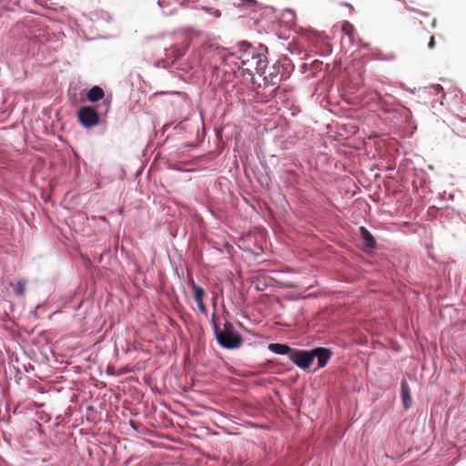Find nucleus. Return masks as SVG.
Masks as SVG:
<instances>
[{"label":"nucleus","instance_id":"0eeeda50","mask_svg":"<svg viewBox=\"0 0 466 466\" xmlns=\"http://www.w3.org/2000/svg\"><path fill=\"white\" fill-rule=\"evenodd\" d=\"M400 386H401L400 394H401V399L403 401L404 408L409 409L411 404V396H410V386L405 380H403L401 381Z\"/></svg>","mask_w":466,"mask_h":466},{"label":"nucleus","instance_id":"20e7f679","mask_svg":"<svg viewBox=\"0 0 466 466\" xmlns=\"http://www.w3.org/2000/svg\"><path fill=\"white\" fill-rule=\"evenodd\" d=\"M243 64H248L250 67H253L258 74H264V70L266 69L267 66V59L260 54H256L255 51H253L251 60H249L248 58H244Z\"/></svg>","mask_w":466,"mask_h":466},{"label":"nucleus","instance_id":"f8f14e48","mask_svg":"<svg viewBox=\"0 0 466 466\" xmlns=\"http://www.w3.org/2000/svg\"><path fill=\"white\" fill-rule=\"evenodd\" d=\"M25 282L24 280H18L15 284V292L18 296H22L25 293Z\"/></svg>","mask_w":466,"mask_h":466},{"label":"nucleus","instance_id":"ddd939ff","mask_svg":"<svg viewBox=\"0 0 466 466\" xmlns=\"http://www.w3.org/2000/svg\"><path fill=\"white\" fill-rule=\"evenodd\" d=\"M102 106L104 107V114L106 115L109 108H110V101H107V100H104L103 103H102Z\"/></svg>","mask_w":466,"mask_h":466},{"label":"nucleus","instance_id":"9b49d317","mask_svg":"<svg viewBox=\"0 0 466 466\" xmlns=\"http://www.w3.org/2000/svg\"><path fill=\"white\" fill-rule=\"evenodd\" d=\"M192 289L196 302L203 301V297L205 294L204 289L195 282L192 283Z\"/></svg>","mask_w":466,"mask_h":466},{"label":"nucleus","instance_id":"423d86ee","mask_svg":"<svg viewBox=\"0 0 466 466\" xmlns=\"http://www.w3.org/2000/svg\"><path fill=\"white\" fill-rule=\"evenodd\" d=\"M268 348L273 353L279 355H289V357L291 355L294 350L289 345L281 343H270Z\"/></svg>","mask_w":466,"mask_h":466},{"label":"nucleus","instance_id":"1a4fd4ad","mask_svg":"<svg viewBox=\"0 0 466 466\" xmlns=\"http://www.w3.org/2000/svg\"><path fill=\"white\" fill-rule=\"evenodd\" d=\"M104 90L98 86H93L86 94V98L89 102H96L104 97Z\"/></svg>","mask_w":466,"mask_h":466},{"label":"nucleus","instance_id":"7ed1b4c3","mask_svg":"<svg viewBox=\"0 0 466 466\" xmlns=\"http://www.w3.org/2000/svg\"><path fill=\"white\" fill-rule=\"evenodd\" d=\"M311 350H303L294 349L289 360L295 363L299 368L306 370L312 364Z\"/></svg>","mask_w":466,"mask_h":466},{"label":"nucleus","instance_id":"6e6552de","mask_svg":"<svg viewBox=\"0 0 466 466\" xmlns=\"http://www.w3.org/2000/svg\"><path fill=\"white\" fill-rule=\"evenodd\" d=\"M360 233L367 248H374L376 247L375 238L365 227L360 228Z\"/></svg>","mask_w":466,"mask_h":466},{"label":"nucleus","instance_id":"4468645a","mask_svg":"<svg viewBox=\"0 0 466 466\" xmlns=\"http://www.w3.org/2000/svg\"><path fill=\"white\" fill-rule=\"evenodd\" d=\"M197 304H198V309H199L202 313H206V312H207L206 306H205V304H204V302H203V301H198V302H197Z\"/></svg>","mask_w":466,"mask_h":466},{"label":"nucleus","instance_id":"39448f33","mask_svg":"<svg viewBox=\"0 0 466 466\" xmlns=\"http://www.w3.org/2000/svg\"><path fill=\"white\" fill-rule=\"evenodd\" d=\"M312 361L315 358L318 359V367L323 368L329 362L332 352L326 348H316L311 350Z\"/></svg>","mask_w":466,"mask_h":466},{"label":"nucleus","instance_id":"2eb2a0df","mask_svg":"<svg viewBox=\"0 0 466 466\" xmlns=\"http://www.w3.org/2000/svg\"><path fill=\"white\" fill-rule=\"evenodd\" d=\"M428 46L431 49L434 48V46H435V38H434L433 35L431 37L430 42L428 44Z\"/></svg>","mask_w":466,"mask_h":466},{"label":"nucleus","instance_id":"f03ea898","mask_svg":"<svg viewBox=\"0 0 466 466\" xmlns=\"http://www.w3.org/2000/svg\"><path fill=\"white\" fill-rule=\"evenodd\" d=\"M102 112L90 106H82L77 113L79 122L86 127H93L99 124V117Z\"/></svg>","mask_w":466,"mask_h":466},{"label":"nucleus","instance_id":"f257e3e1","mask_svg":"<svg viewBox=\"0 0 466 466\" xmlns=\"http://www.w3.org/2000/svg\"><path fill=\"white\" fill-rule=\"evenodd\" d=\"M213 328L216 339L219 345L225 349H238L242 345V337L235 331L233 325L226 321L223 329L213 320Z\"/></svg>","mask_w":466,"mask_h":466},{"label":"nucleus","instance_id":"9d476101","mask_svg":"<svg viewBox=\"0 0 466 466\" xmlns=\"http://www.w3.org/2000/svg\"><path fill=\"white\" fill-rule=\"evenodd\" d=\"M341 31L348 37L349 43L351 44L354 40V26L350 22H344Z\"/></svg>","mask_w":466,"mask_h":466}]
</instances>
